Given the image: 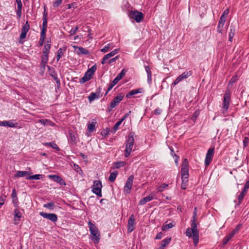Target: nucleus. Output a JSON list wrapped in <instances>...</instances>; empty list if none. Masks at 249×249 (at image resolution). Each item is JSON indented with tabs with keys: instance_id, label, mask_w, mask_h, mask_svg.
Wrapping results in <instances>:
<instances>
[{
	"instance_id": "f257e3e1",
	"label": "nucleus",
	"mask_w": 249,
	"mask_h": 249,
	"mask_svg": "<svg viewBox=\"0 0 249 249\" xmlns=\"http://www.w3.org/2000/svg\"><path fill=\"white\" fill-rule=\"evenodd\" d=\"M88 225L90 234L89 238L94 244H98L101 239V234L98 229L90 221H89Z\"/></svg>"
},
{
	"instance_id": "f03ea898",
	"label": "nucleus",
	"mask_w": 249,
	"mask_h": 249,
	"mask_svg": "<svg viewBox=\"0 0 249 249\" xmlns=\"http://www.w3.org/2000/svg\"><path fill=\"white\" fill-rule=\"evenodd\" d=\"M231 101V92L229 90H227L223 96L222 108L221 110V113L225 116L228 112Z\"/></svg>"
},
{
	"instance_id": "7ed1b4c3",
	"label": "nucleus",
	"mask_w": 249,
	"mask_h": 249,
	"mask_svg": "<svg viewBox=\"0 0 249 249\" xmlns=\"http://www.w3.org/2000/svg\"><path fill=\"white\" fill-rule=\"evenodd\" d=\"M134 143V138L133 135L131 133L128 135L125 143V149L124 150V156L125 157H128L130 155L132 151Z\"/></svg>"
},
{
	"instance_id": "20e7f679",
	"label": "nucleus",
	"mask_w": 249,
	"mask_h": 249,
	"mask_svg": "<svg viewBox=\"0 0 249 249\" xmlns=\"http://www.w3.org/2000/svg\"><path fill=\"white\" fill-rule=\"evenodd\" d=\"M196 220L192 219L191 223V229L193 233V238L195 246H196L199 241V232L196 223Z\"/></svg>"
},
{
	"instance_id": "39448f33",
	"label": "nucleus",
	"mask_w": 249,
	"mask_h": 249,
	"mask_svg": "<svg viewBox=\"0 0 249 249\" xmlns=\"http://www.w3.org/2000/svg\"><path fill=\"white\" fill-rule=\"evenodd\" d=\"M124 95L123 93H120L113 99L110 104L109 107H107V110L110 112L113 108L118 105L119 103L123 99Z\"/></svg>"
},
{
	"instance_id": "423d86ee",
	"label": "nucleus",
	"mask_w": 249,
	"mask_h": 249,
	"mask_svg": "<svg viewBox=\"0 0 249 249\" xmlns=\"http://www.w3.org/2000/svg\"><path fill=\"white\" fill-rule=\"evenodd\" d=\"M102 182L100 180H95L91 187L92 192L99 197H102Z\"/></svg>"
},
{
	"instance_id": "0eeeda50",
	"label": "nucleus",
	"mask_w": 249,
	"mask_h": 249,
	"mask_svg": "<svg viewBox=\"0 0 249 249\" xmlns=\"http://www.w3.org/2000/svg\"><path fill=\"white\" fill-rule=\"evenodd\" d=\"M133 179L134 176L133 175L129 176V177L127 179L124 188V191L125 195L130 193V191L133 185Z\"/></svg>"
},
{
	"instance_id": "6e6552de",
	"label": "nucleus",
	"mask_w": 249,
	"mask_h": 249,
	"mask_svg": "<svg viewBox=\"0 0 249 249\" xmlns=\"http://www.w3.org/2000/svg\"><path fill=\"white\" fill-rule=\"evenodd\" d=\"M192 74V72L191 71H187L184 72L176 79V80L173 83L172 85L174 86L177 85L183 80L186 79L188 77L190 76Z\"/></svg>"
},
{
	"instance_id": "1a4fd4ad",
	"label": "nucleus",
	"mask_w": 249,
	"mask_h": 249,
	"mask_svg": "<svg viewBox=\"0 0 249 249\" xmlns=\"http://www.w3.org/2000/svg\"><path fill=\"white\" fill-rule=\"evenodd\" d=\"M130 17L135 20L137 22H140L143 18V14L139 11H132L130 13Z\"/></svg>"
},
{
	"instance_id": "9d476101",
	"label": "nucleus",
	"mask_w": 249,
	"mask_h": 249,
	"mask_svg": "<svg viewBox=\"0 0 249 249\" xmlns=\"http://www.w3.org/2000/svg\"><path fill=\"white\" fill-rule=\"evenodd\" d=\"M214 147L211 148L208 150L205 160V164L206 166H208L211 162L214 155Z\"/></svg>"
},
{
	"instance_id": "9b49d317",
	"label": "nucleus",
	"mask_w": 249,
	"mask_h": 249,
	"mask_svg": "<svg viewBox=\"0 0 249 249\" xmlns=\"http://www.w3.org/2000/svg\"><path fill=\"white\" fill-rule=\"evenodd\" d=\"M214 147L211 148L208 150L205 160V164L206 166H208L211 162L214 155Z\"/></svg>"
},
{
	"instance_id": "f8f14e48",
	"label": "nucleus",
	"mask_w": 249,
	"mask_h": 249,
	"mask_svg": "<svg viewBox=\"0 0 249 249\" xmlns=\"http://www.w3.org/2000/svg\"><path fill=\"white\" fill-rule=\"evenodd\" d=\"M39 214L43 218L49 219L53 222H55L58 219L57 215L53 213H48L41 212L39 213Z\"/></svg>"
},
{
	"instance_id": "ddd939ff",
	"label": "nucleus",
	"mask_w": 249,
	"mask_h": 249,
	"mask_svg": "<svg viewBox=\"0 0 249 249\" xmlns=\"http://www.w3.org/2000/svg\"><path fill=\"white\" fill-rule=\"evenodd\" d=\"M30 29V25L28 21H26L25 24L23 26L21 32L19 36L20 39H23L26 38V35Z\"/></svg>"
},
{
	"instance_id": "4468645a",
	"label": "nucleus",
	"mask_w": 249,
	"mask_h": 249,
	"mask_svg": "<svg viewBox=\"0 0 249 249\" xmlns=\"http://www.w3.org/2000/svg\"><path fill=\"white\" fill-rule=\"evenodd\" d=\"M22 217V213L18 209H15L14 212V224L16 225L19 224L20 222V219Z\"/></svg>"
},
{
	"instance_id": "2eb2a0df",
	"label": "nucleus",
	"mask_w": 249,
	"mask_h": 249,
	"mask_svg": "<svg viewBox=\"0 0 249 249\" xmlns=\"http://www.w3.org/2000/svg\"><path fill=\"white\" fill-rule=\"evenodd\" d=\"M135 218L133 214H132L129 218L127 223V231L129 233L131 232L134 230Z\"/></svg>"
},
{
	"instance_id": "dca6fc26",
	"label": "nucleus",
	"mask_w": 249,
	"mask_h": 249,
	"mask_svg": "<svg viewBox=\"0 0 249 249\" xmlns=\"http://www.w3.org/2000/svg\"><path fill=\"white\" fill-rule=\"evenodd\" d=\"M119 51H120V49H116L114 50L113 51H111V52H110L109 53L105 55L102 59L101 63L102 64H105L106 63V61L108 59L114 56L116 54L118 53L119 52Z\"/></svg>"
},
{
	"instance_id": "f3484780",
	"label": "nucleus",
	"mask_w": 249,
	"mask_h": 249,
	"mask_svg": "<svg viewBox=\"0 0 249 249\" xmlns=\"http://www.w3.org/2000/svg\"><path fill=\"white\" fill-rule=\"evenodd\" d=\"M102 96V93L100 91H96V92H91L88 96V99L89 102L91 103L95 99H99Z\"/></svg>"
},
{
	"instance_id": "a211bd4d",
	"label": "nucleus",
	"mask_w": 249,
	"mask_h": 249,
	"mask_svg": "<svg viewBox=\"0 0 249 249\" xmlns=\"http://www.w3.org/2000/svg\"><path fill=\"white\" fill-rule=\"evenodd\" d=\"M47 28V13H44L43 15L42 26L40 34H46Z\"/></svg>"
},
{
	"instance_id": "6ab92c4d",
	"label": "nucleus",
	"mask_w": 249,
	"mask_h": 249,
	"mask_svg": "<svg viewBox=\"0 0 249 249\" xmlns=\"http://www.w3.org/2000/svg\"><path fill=\"white\" fill-rule=\"evenodd\" d=\"M49 178L53 180L54 181L58 183L60 185H65V181L62 179V178L58 176L55 175H50L49 176Z\"/></svg>"
},
{
	"instance_id": "aec40b11",
	"label": "nucleus",
	"mask_w": 249,
	"mask_h": 249,
	"mask_svg": "<svg viewBox=\"0 0 249 249\" xmlns=\"http://www.w3.org/2000/svg\"><path fill=\"white\" fill-rule=\"evenodd\" d=\"M188 162L186 159H185L182 164L181 169V175L189 173Z\"/></svg>"
},
{
	"instance_id": "412c9836",
	"label": "nucleus",
	"mask_w": 249,
	"mask_h": 249,
	"mask_svg": "<svg viewBox=\"0 0 249 249\" xmlns=\"http://www.w3.org/2000/svg\"><path fill=\"white\" fill-rule=\"evenodd\" d=\"M93 75V74H92L91 72L87 71L85 72L84 75L80 80V82L82 84L85 83L87 81L89 80Z\"/></svg>"
},
{
	"instance_id": "4be33fe9",
	"label": "nucleus",
	"mask_w": 249,
	"mask_h": 249,
	"mask_svg": "<svg viewBox=\"0 0 249 249\" xmlns=\"http://www.w3.org/2000/svg\"><path fill=\"white\" fill-rule=\"evenodd\" d=\"M73 47L75 49V51L79 55L80 54H89V51L85 48L81 47H78L73 46Z\"/></svg>"
},
{
	"instance_id": "5701e85b",
	"label": "nucleus",
	"mask_w": 249,
	"mask_h": 249,
	"mask_svg": "<svg viewBox=\"0 0 249 249\" xmlns=\"http://www.w3.org/2000/svg\"><path fill=\"white\" fill-rule=\"evenodd\" d=\"M154 195L151 194L148 196H146L140 200L139 203V205H144L147 202L152 200L154 199Z\"/></svg>"
},
{
	"instance_id": "b1692460",
	"label": "nucleus",
	"mask_w": 249,
	"mask_h": 249,
	"mask_svg": "<svg viewBox=\"0 0 249 249\" xmlns=\"http://www.w3.org/2000/svg\"><path fill=\"white\" fill-rule=\"evenodd\" d=\"M17 123H14L11 121H0V126H8L9 127H17Z\"/></svg>"
},
{
	"instance_id": "393cba45",
	"label": "nucleus",
	"mask_w": 249,
	"mask_h": 249,
	"mask_svg": "<svg viewBox=\"0 0 249 249\" xmlns=\"http://www.w3.org/2000/svg\"><path fill=\"white\" fill-rule=\"evenodd\" d=\"M144 91V89L143 88H140L136 89H133L131 90L126 95V97L127 98H130L131 96L134 95L138 93H142Z\"/></svg>"
},
{
	"instance_id": "a878e982",
	"label": "nucleus",
	"mask_w": 249,
	"mask_h": 249,
	"mask_svg": "<svg viewBox=\"0 0 249 249\" xmlns=\"http://www.w3.org/2000/svg\"><path fill=\"white\" fill-rule=\"evenodd\" d=\"M145 70L147 75V82L149 84L152 83V72L149 66H144Z\"/></svg>"
},
{
	"instance_id": "bb28decb",
	"label": "nucleus",
	"mask_w": 249,
	"mask_h": 249,
	"mask_svg": "<svg viewBox=\"0 0 249 249\" xmlns=\"http://www.w3.org/2000/svg\"><path fill=\"white\" fill-rule=\"evenodd\" d=\"M11 198L12 199V202L14 204V206H16L18 205V198L17 197V192L15 189H13L12 190V192L11 194Z\"/></svg>"
},
{
	"instance_id": "cd10ccee",
	"label": "nucleus",
	"mask_w": 249,
	"mask_h": 249,
	"mask_svg": "<svg viewBox=\"0 0 249 249\" xmlns=\"http://www.w3.org/2000/svg\"><path fill=\"white\" fill-rule=\"evenodd\" d=\"M171 238H167L165 239H163L161 242V245L160 246L159 248V249H164L165 247H166L167 245H168L170 242H171Z\"/></svg>"
},
{
	"instance_id": "c85d7f7f",
	"label": "nucleus",
	"mask_w": 249,
	"mask_h": 249,
	"mask_svg": "<svg viewBox=\"0 0 249 249\" xmlns=\"http://www.w3.org/2000/svg\"><path fill=\"white\" fill-rule=\"evenodd\" d=\"M30 173L25 171H18L15 174V177L16 178L23 177L26 176H29Z\"/></svg>"
},
{
	"instance_id": "c756f323",
	"label": "nucleus",
	"mask_w": 249,
	"mask_h": 249,
	"mask_svg": "<svg viewBox=\"0 0 249 249\" xmlns=\"http://www.w3.org/2000/svg\"><path fill=\"white\" fill-rule=\"evenodd\" d=\"M43 177L42 175L40 174H36L32 176H29L27 177H26V179L28 180H31V179H36V180H39L42 178Z\"/></svg>"
},
{
	"instance_id": "7c9ffc66",
	"label": "nucleus",
	"mask_w": 249,
	"mask_h": 249,
	"mask_svg": "<svg viewBox=\"0 0 249 249\" xmlns=\"http://www.w3.org/2000/svg\"><path fill=\"white\" fill-rule=\"evenodd\" d=\"M97 123L96 122H92L89 123L88 124V130L89 132H93L95 129V125Z\"/></svg>"
},
{
	"instance_id": "2f4dec72",
	"label": "nucleus",
	"mask_w": 249,
	"mask_h": 249,
	"mask_svg": "<svg viewBox=\"0 0 249 249\" xmlns=\"http://www.w3.org/2000/svg\"><path fill=\"white\" fill-rule=\"evenodd\" d=\"M39 122L46 125L53 126L54 125L53 123L51 121L47 119H40L39 120Z\"/></svg>"
},
{
	"instance_id": "473e14b6",
	"label": "nucleus",
	"mask_w": 249,
	"mask_h": 249,
	"mask_svg": "<svg viewBox=\"0 0 249 249\" xmlns=\"http://www.w3.org/2000/svg\"><path fill=\"white\" fill-rule=\"evenodd\" d=\"M113 48L112 43H108L107 45H105L103 48L101 49V51L102 53H105L111 50Z\"/></svg>"
},
{
	"instance_id": "72a5a7b5",
	"label": "nucleus",
	"mask_w": 249,
	"mask_h": 249,
	"mask_svg": "<svg viewBox=\"0 0 249 249\" xmlns=\"http://www.w3.org/2000/svg\"><path fill=\"white\" fill-rule=\"evenodd\" d=\"M51 48V44L49 43V41H47V43L46 44H45L44 46L43 49V54H49L50 53V49Z\"/></svg>"
},
{
	"instance_id": "f704fd0d",
	"label": "nucleus",
	"mask_w": 249,
	"mask_h": 249,
	"mask_svg": "<svg viewBox=\"0 0 249 249\" xmlns=\"http://www.w3.org/2000/svg\"><path fill=\"white\" fill-rule=\"evenodd\" d=\"M234 234L232 232H231L228 235H227L223 239V244L226 245L228 243V242L234 236Z\"/></svg>"
},
{
	"instance_id": "c9c22d12",
	"label": "nucleus",
	"mask_w": 249,
	"mask_h": 249,
	"mask_svg": "<svg viewBox=\"0 0 249 249\" xmlns=\"http://www.w3.org/2000/svg\"><path fill=\"white\" fill-rule=\"evenodd\" d=\"M248 190L243 189L242 192L240 193V195L238 196V199L239 202H241L242 200L243 199L244 196L246 195Z\"/></svg>"
},
{
	"instance_id": "e433bc0d",
	"label": "nucleus",
	"mask_w": 249,
	"mask_h": 249,
	"mask_svg": "<svg viewBox=\"0 0 249 249\" xmlns=\"http://www.w3.org/2000/svg\"><path fill=\"white\" fill-rule=\"evenodd\" d=\"M118 175V172L114 171L110 173V176L108 178L109 180L112 182H114Z\"/></svg>"
},
{
	"instance_id": "4c0bfd02",
	"label": "nucleus",
	"mask_w": 249,
	"mask_h": 249,
	"mask_svg": "<svg viewBox=\"0 0 249 249\" xmlns=\"http://www.w3.org/2000/svg\"><path fill=\"white\" fill-rule=\"evenodd\" d=\"M168 185L166 183H163L161 185L157 188V192H163L167 187Z\"/></svg>"
},
{
	"instance_id": "58836bf2",
	"label": "nucleus",
	"mask_w": 249,
	"mask_h": 249,
	"mask_svg": "<svg viewBox=\"0 0 249 249\" xmlns=\"http://www.w3.org/2000/svg\"><path fill=\"white\" fill-rule=\"evenodd\" d=\"M125 164V162L124 161H119L115 162L114 163V166L115 168H119L120 167L124 166Z\"/></svg>"
},
{
	"instance_id": "ea45409f",
	"label": "nucleus",
	"mask_w": 249,
	"mask_h": 249,
	"mask_svg": "<svg viewBox=\"0 0 249 249\" xmlns=\"http://www.w3.org/2000/svg\"><path fill=\"white\" fill-rule=\"evenodd\" d=\"M174 226V225L173 223H170L167 224L163 225L162 227V230L163 231H166L167 230L173 228Z\"/></svg>"
},
{
	"instance_id": "a19ab883",
	"label": "nucleus",
	"mask_w": 249,
	"mask_h": 249,
	"mask_svg": "<svg viewBox=\"0 0 249 249\" xmlns=\"http://www.w3.org/2000/svg\"><path fill=\"white\" fill-rule=\"evenodd\" d=\"M43 207L50 210H53L54 207V203L53 202L47 203L44 204Z\"/></svg>"
},
{
	"instance_id": "79ce46f5",
	"label": "nucleus",
	"mask_w": 249,
	"mask_h": 249,
	"mask_svg": "<svg viewBox=\"0 0 249 249\" xmlns=\"http://www.w3.org/2000/svg\"><path fill=\"white\" fill-rule=\"evenodd\" d=\"M48 56L49 54H43L42 56L41 62L44 65H46L48 61Z\"/></svg>"
},
{
	"instance_id": "37998d69",
	"label": "nucleus",
	"mask_w": 249,
	"mask_h": 249,
	"mask_svg": "<svg viewBox=\"0 0 249 249\" xmlns=\"http://www.w3.org/2000/svg\"><path fill=\"white\" fill-rule=\"evenodd\" d=\"M126 70L125 69H123L120 73H119L116 76V77L120 80L125 74Z\"/></svg>"
},
{
	"instance_id": "c03bdc74",
	"label": "nucleus",
	"mask_w": 249,
	"mask_h": 249,
	"mask_svg": "<svg viewBox=\"0 0 249 249\" xmlns=\"http://www.w3.org/2000/svg\"><path fill=\"white\" fill-rule=\"evenodd\" d=\"M46 145H49L52 147L53 149H55L57 151H59L60 148L58 146V145L54 142H49L47 143Z\"/></svg>"
},
{
	"instance_id": "a18cd8bd",
	"label": "nucleus",
	"mask_w": 249,
	"mask_h": 249,
	"mask_svg": "<svg viewBox=\"0 0 249 249\" xmlns=\"http://www.w3.org/2000/svg\"><path fill=\"white\" fill-rule=\"evenodd\" d=\"M63 53L62 48H59L57 51V54L56 56L57 61H58L59 59L62 57Z\"/></svg>"
},
{
	"instance_id": "49530a36",
	"label": "nucleus",
	"mask_w": 249,
	"mask_h": 249,
	"mask_svg": "<svg viewBox=\"0 0 249 249\" xmlns=\"http://www.w3.org/2000/svg\"><path fill=\"white\" fill-rule=\"evenodd\" d=\"M230 30H231V31L229 33V40L231 42L232 40V38L234 36V29H232V27L231 26Z\"/></svg>"
},
{
	"instance_id": "de8ad7c7",
	"label": "nucleus",
	"mask_w": 249,
	"mask_h": 249,
	"mask_svg": "<svg viewBox=\"0 0 249 249\" xmlns=\"http://www.w3.org/2000/svg\"><path fill=\"white\" fill-rule=\"evenodd\" d=\"M122 123V122L121 120H120L115 123L113 128V129L114 130V132H116L118 129L119 127L121 125Z\"/></svg>"
},
{
	"instance_id": "09e8293b",
	"label": "nucleus",
	"mask_w": 249,
	"mask_h": 249,
	"mask_svg": "<svg viewBox=\"0 0 249 249\" xmlns=\"http://www.w3.org/2000/svg\"><path fill=\"white\" fill-rule=\"evenodd\" d=\"M62 3V0H56L53 4V6L54 8L58 7Z\"/></svg>"
},
{
	"instance_id": "8fccbe9b",
	"label": "nucleus",
	"mask_w": 249,
	"mask_h": 249,
	"mask_svg": "<svg viewBox=\"0 0 249 249\" xmlns=\"http://www.w3.org/2000/svg\"><path fill=\"white\" fill-rule=\"evenodd\" d=\"M45 37H46V34H40V37L39 41L40 45H43V43L44 41Z\"/></svg>"
},
{
	"instance_id": "3c124183",
	"label": "nucleus",
	"mask_w": 249,
	"mask_h": 249,
	"mask_svg": "<svg viewBox=\"0 0 249 249\" xmlns=\"http://www.w3.org/2000/svg\"><path fill=\"white\" fill-rule=\"evenodd\" d=\"M241 227V224H238L235 229H234L232 231H231V232H232L233 233V234H236L238 231H239V230L240 229Z\"/></svg>"
},
{
	"instance_id": "603ef678",
	"label": "nucleus",
	"mask_w": 249,
	"mask_h": 249,
	"mask_svg": "<svg viewBox=\"0 0 249 249\" xmlns=\"http://www.w3.org/2000/svg\"><path fill=\"white\" fill-rule=\"evenodd\" d=\"M188 180H182L181 188L183 190L186 189Z\"/></svg>"
},
{
	"instance_id": "864d4df0",
	"label": "nucleus",
	"mask_w": 249,
	"mask_h": 249,
	"mask_svg": "<svg viewBox=\"0 0 249 249\" xmlns=\"http://www.w3.org/2000/svg\"><path fill=\"white\" fill-rule=\"evenodd\" d=\"M226 18H227L225 17L224 16H221L218 22V23H219V24H224L226 21Z\"/></svg>"
},
{
	"instance_id": "5fc2aeb1",
	"label": "nucleus",
	"mask_w": 249,
	"mask_h": 249,
	"mask_svg": "<svg viewBox=\"0 0 249 249\" xmlns=\"http://www.w3.org/2000/svg\"><path fill=\"white\" fill-rule=\"evenodd\" d=\"M186 235L189 237H193V233L191 229L188 228L187 229L186 231Z\"/></svg>"
},
{
	"instance_id": "6e6d98bb",
	"label": "nucleus",
	"mask_w": 249,
	"mask_h": 249,
	"mask_svg": "<svg viewBox=\"0 0 249 249\" xmlns=\"http://www.w3.org/2000/svg\"><path fill=\"white\" fill-rule=\"evenodd\" d=\"M96 69H97L96 66V65H94L93 66H92L88 70V71H89L92 74H94V72H95V71L96 70Z\"/></svg>"
},
{
	"instance_id": "4d7b16f0",
	"label": "nucleus",
	"mask_w": 249,
	"mask_h": 249,
	"mask_svg": "<svg viewBox=\"0 0 249 249\" xmlns=\"http://www.w3.org/2000/svg\"><path fill=\"white\" fill-rule=\"evenodd\" d=\"M70 139L73 142H75L76 140V137L75 136L72 134L71 133L69 132V140L70 141Z\"/></svg>"
},
{
	"instance_id": "13d9d810",
	"label": "nucleus",
	"mask_w": 249,
	"mask_h": 249,
	"mask_svg": "<svg viewBox=\"0 0 249 249\" xmlns=\"http://www.w3.org/2000/svg\"><path fill=\"white\" fill-rule=\"evenodd\" d=\"M78 29V27H75V28L71 29V31H70V35H74L77 31Z\"/></svg>"
},
{
	"instance_id": "bf43d9fd",
	"label": "nucleus",
	"mask_w": 249,
	"mask_h": 249,
	"mask_svg": "<svg viewBox=\"0 0 249 249\" xmlns=\"http://www.w3.org/2000/svg\"><path fill=\"white\" fill-rule=\"evenodd\" d=\"M224 24H219V23L218 24L217 26V32L219 33H222V29Z\"/></svg>"
},
{
	"instance_id": "052dcab7",
	"label": "nucleus",
	"mask_w": 249,
	"mask_h": 249,
	"mask_svg": "<svg viewBox=\"0 0 249 249\" xmlns=\"http://www.w3.org/2000/svg\"><path fill=\"white\" fill-rule=\"evenodd\" d=\"M237 76L234 75L230 80V81L229 82V84H232V83H235L237 81Z\"/></svg>"
},
{
	"instance_id": "680f3d73",
	"label": "nucleus",
	"mask_w": 249,
	"mask_h": 249,
	"mask_svg": "<svg viewBox=\"0 0 249 249\" xmlns=\"http://www.w3.org/2000/svg\"><path fill=\"white\" fill-rule=\"evenodd\" d=\"M109 132V131L108 130V129H107V128L106 129H104V130L101 132V135H102V136H107V135H108Z\"/></svg>"
},
{
	"instance_id": "e2e57ef3",
	"label": "nucleus",
	"mask_w": 249,
	"mask_h": 249,
	"mask_svg": "<svg viewBox=\"0 0 249 249\" xmlns=\"http://www.w3.org/2000/svg\"><path fill=\"white\" fill-rule=\"evenodd\" d=\"M189 173L181 175V179L188 180Z\"/></svg>"
},
{
	"instance_id": "0e129e2a",
	"label": "nucleus",
	"mask_w": 249,
	"mask_h": 249,
	"mask_svg": "<svg viewBox=\"0 0 249 249\" xmlns=\"http://www.w3.org/2000/svg\"><path fill=\"white\" fill-rule=\"evenodd\" d=\"M196 215H197V208L195 207L194 209V211L193 213V216L192 217V219L194 220H196Z\"/></svg>"
},
{
	"instance_id": "69168bd1",
	"label": "nucleus",
	"mask_w": 249,
	"mask_h": 249,
	"mask_svg": "<svg viewBox=\"0 0 249 249\" xmlns=\"http://www.w3.org/2000/svg\"><path fill=\"white\" fill-rule=\"evenodd\" d=\"M248 142H249V139L247 137H245L243 140L244 146L247 147L248 146Z\"/></svg>"
},
{
	"instance_id": "338daca9",
	"label": "nucleus",
	"mask_w": 249,
	"mask_h": 249,
	"mask_svg": "<svg viewBox=\"0 0 249 249\" xmlns=\"http://www.w3.org/2000/svg\"><path fill=\"white\" fill-rule=\"evenodd\" d=\"M162 110L160 108H157L154 110V114L156 115H160L161 114Z\"/></svg>"
},
{
	"instance_id": "774afa93",
	"label": "nucleus",
	"mask_w": 249,
	"mask_h": 249,
	"mask_svg": "<svg viewBox=\"0 0 249 249\" xmlns=\"http://www.w3.org/2000/svg\"><path fill=\"white\" fill-rule=\"evenodd\" d=\"M163 233L161 232H159L155 237V239H160L162 237Z\"/></svg>"
}]
</instances>
